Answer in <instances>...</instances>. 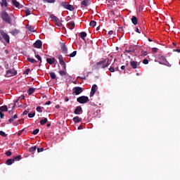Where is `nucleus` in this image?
<instances>
[{"mask_svg": "<svg viewBox=\"0 0 180 180\" xmlns=\"http://www.w3.org/2000/svg\"><path fill=\"white\" fill-rule=\"evenodd\" d=\"M1 19L5 23L12 25V18L9 16V14L6 11H2L1 13Z\"/></svg>", "mask_w": 180, "mask_h": 180, "instance_id": "obj_1", "label": "nucleus"}, {"mask_svg": "<svg viewBox=\"0 0 180 180\" xmlns=\"http://www.w3.org/2000/svg\"><path fill=\"white\" fill-rule=\"evenodd\" d=\"M97 65L98 68H106L110 65V63H109V59H105L98 62Z\"/></svg>", "mask_w": 180, "mask_h": 180, "instance_id": "obj_2", "label": "nucleus"}, {"mask_svg": "<svg viewBox=\"0 0 180 180\" xmlns=\"http://www.w3.org/2000/svg\"><path fill=\"white\" fill-rule=\"evenodd\" d=\"M158 60H160L159 64H161L162 65H167V67H171V64H169V62L167 60V58H165L164 56L159 55Z\"/></svg>", "mask_w": 180, "mask_h": 180, "instance_id": "obj_3", "label": "nucleus"}, {"mask_svg": "<svg viewBox=\"0 0 180 180\" xmlns=\"http://www.w3.org/2000/svg\"><path fill=\"white\" fill-rule=\"evenodd\" d=\"M50 18L53 20V22H55L56 26H58L59 27H61L62 24L60 22V18H58L57 16L54 15V14H51Z\"/></svg>", "mask_w": 180, "mask_h": 180, "instance_id": "obj_4", "label": "nucleus"}, {"mask_svg": "<svg viewBox=\"0 0 180 180\" xmlns=\"http://www.w3.org/2000/svg\"><path fill=\"white\" fill-rule=\"evenodd\" d=\"M77 101L79 103H86L87 102H89V98H88V96H82L79 98H77Z\"/></svg>", "mask_w": 180, "mask_h": 180, "instance_id": "obj_5", "label": "nucleus"}, {"mask_svg": "<svg viewBox=\"0 0 180 180\" xmlns=\"http://www.w3.org/2000/svg\"><path fill=\"white\" fill-rule=\"evenodd\" d=\"M84 92V89L79 86H75L72 89V94L73 95H79Z\"/></svg>", "mask_w": 180, "mask_h": 180, "instance_id": "obj_6", "label": "nucleus"}, {"mask_svg": "<svg viewBox=\"0 0 180 180\" xmlns=\"http://www.w3.org/2000/svg\"><path fill=\"white\" fill-rule=\"evenodd\" d=\"M0 34L3 37V39L6 41V43H9L11 37H9L8 33L5 32L4 30H1Z\"/></svg>", "mask_w": 180, "mask_h": 180, "instance_id": "obj_7", "label": "nucleus"}, {"mask_svg": "<svg viewBox=\"0 0 180 180\" xmlns=\"http://www.w3.org/2000/svg\"><path fill=\"white\" fill-rule=\"evenodd\" d=\"M17 75H18V71H16L15 68L10 69L6 71V75H8V77H13Z\"/></svg>", "mask_w": 180, "mask_h": 180, "instance_id": "obj_8", "label": "nucleus"}, {"mask_svg": "<svg viewBox=\"0 0 180 180\" xmlns=\"http://www.w3.org/2000/svg\"><path fill=\"white\" fill-rule=\"evenodd\" d=\"M58 60L60 65H62L63 70H65H65H67V66L65 65V62L64 61V58H63L62 55L58 56Z\"/></svg>", "mask_w": 180, "mask_h": 180, "instance_id": "obj_9", "label": "nucleus"}, {"mask_svg": "<svg viewBox=\"0 0 180 180\" xmlns=\"http://www.w3.org/2000/svg\"><path fill=\"white\" fill-rule=\"evenodd\" d=\"M129 64H130L131 68H133L134 70L139 68V67H140V63H139L137 61L131 60L129 62Z\"/></svg>", "mask_w": 180, "mask_h": 180, "instance_id": "obj_10", "label": "nucleus"}, {"mask_svg": "<svg viewBox=\"0 0 180 180\" xmlns=\"http://www.w3.org/2000/svg\"><path fill=\"white\" fill-rule=\"evenodd\" d=\"M96 91H98V86L96 84H94L91 86V90L90 92V98H92V96L95 95V94L96 93Z\"/></svg>", "mask_w": 180, "mask_h": 180, "instance_id": "obj_11", "label": "nucleus"}, {"mask_svg": "<svg viewBox=\"0 0 180 180\" xmlns=\"http://www.w3.org/2000/svg\"><path fill=\"white\" fill-rule=\"evenodd\" d=\"M60 49L63 54H68V48H67V46L64 43L61 44Z\"/></svg>", "mask_w": 180, "mask_h": 180, "instance_id": "obj_12", "label": "nucleus"}, {"mask_svg": "<svg viewBox=\"0 0 180 180\" xmlns=\"http://www.w3.org/2000/svg\"><path fill=\"white\" fill-rule=\"evenodd\" d=\"M43 46V43L41 42V40H37L34 44V47L35 49H41V46Z\"/></svg>", "mask_w": 180, "mask_h": 180, "instance_id": "obj_13", "label": "nucleus"}, {"mask_svg": "<svg viewBox=\"0 0 180 180\" xmlns=\"http://www.w3.org/2000/svg\"><path fill=\"white\" fill-rule=\"evenodd\" d=\"M75 115H81L82 113V107L80 105L77 106L74 111Z\"/></svg>", "mask_w": 180, "mask_h": 180, "instance_id": "obj_14", "label": "nucleus"}, {"mask_svg": "<svg viewBox=\"0 0 180 180\" xmlns=\"http://www.w3.org/2000/svg\"><path fill=\"white\" fill-rule=\"evenodd\" d=\"M12 4L15 6V8H23V6L20 5V3H19L16 0H12Z\"/></svg>", "mask_w": 180, "mask_h": 180, "instance_id": "obj_15", "label": "nucleus"}, {"mask_svg": "<svg viewBox=\"0 0 180 180\" xmlns=\"http://www.w3.org/2000/svg\"><path fill=\"white\" fill-rule=\"evenodd\" d=\"M46 62L48 64H50V65H53L56 63V58H46Z\"/></svg>", "mask_w": 180, "mask_h": 180, "instance_id": "obj_16", "label": "nucleus"}, {"mask_svg": "<svg viewBox=\"0 0 180 180\" xmlns=\"http://www.w3.org/2000/svg\"><path fill=\"white\" fill-rule=\"evenodd\" d=\"M68 26L70 30H73V29H75V22H74V21H70L68 23Z\"/></svg>", "mask_w": 180, "mask_h": 180, "instance_id": "obj_17", "label": "nucleus"}, {"mask_svg": "<svg viewBox=\"0 0 180 180\" xmlns=\"http://www.w3.org/2000/svg\"><path fill=\"white\" fill-rule=\"evenodd\" d=\"M72 120L75 123H81V122H82V118H80L79 117L76 116L73 117Z\"/></svg>", "mask_w": 180, "mask_h": 180, "instance_id": "obj_18", "label": "nucleus"}, {"mask_svg": "<svg viewBox=\"0 0 180 180\" xmlns=\"http://www.w3.org/2000/svg\"><path fill=\"white\" fill-rule=\"evenodd\" d=\"M10 33L11 34H12V36H16L19 34V33H20V31L18 29H14L11 32H10Z\"/></svg>", "mask_w": 180, "mask_h": 180, "instance_id": "obj_19", "label": "nucleus"}, {"mask_svg": "<svg viewBox=\"0 0 180 180\" xmlns=\"http://www.w3.org/2000/svg\"><path fill=\"white\" fill-rule=\"evenodd\" d=\"M133 25H134V26H136L138 23V19H137V17L133 15L131 19Z\"/></svg>", "mask_w": 180, "mask_h": 180, "instance_id": "obj_20", "label": "nucleus"}, {"mask_svg": "<svg viewBox=\"0 0 180 180\" xmlns=\"http://www.w3.org/2000/svg\"><path fill=\"white\" fill-rule=\"evenodd\" d=\"M0 112L2 113V112H8V106L7 105H3L0 107Z\"/></svg>", "mask_w": 180, "mask_h": 180, "instance_id": "obj_21", "label": "nucleus"}, {"mask_svg": "<svg viewBox=\"0 0 180 180\" xmlns=\"http://www.w3.org/2000/svg\"><path fill=\"white\" fill-rule=\"evenodd\" d=\"M15 162V160L13 159H8L6 161V165H12Z\"/></svg>", "mask_w": 180, "mask_h": 180, "instance_id": "obj_22", "label": "nucleus"}, {"mask_svg": "<svg viewBox=\"0 0 180 180\" xmlns=\"http://www.w3.org/2000/svg\"><path fill=\"white\" fill-rule=\"evenodd\" d=\"M89 1H91V0H83L82 1V5H83V6H89V5L90 4Z\"/></svg>", "mask_w": 180, "mask_h": 180, "instance_id": "obj_23", "label": "nucleus"}, {"mask_svg": "<svg viewBox=\"0 0 180 180\" xmlns=\"http://www.w3.org/2000/svg\"><path fill=\"white\" fill-rule=\"evenodd\" d=\"M1 6H5V8H8V1L6 0H1Z\"/></svg>", "mask_w": 180, "mask_h": 180, "instance_id": "obj_24", "label": "nucleus"}, {"mask_svg": "<svg viewBox=\"0 0 180 180\" xmlns=\"http://www.w3.org/2000/svg\"><path fill=\"white\" fill-rule=\"evenodd\" d=\"M34 91H36V89L32 88V87L30 88V89H28V91H27L28 95H32V94H34Z\"/></svg>", "mask_w": 180, "mask_h": 180, "instance_id": "obj_25", "label": "nucleus"}, {"mask_svg": "<svg viewBox=\"0 0 180 180\" xmlns=\"http://www.w3.org/2000/svg\"><path fill=\"white\" fill-rule=\"evenodd\" d=\"M79 36H80L81 39H82V40H85V37L86 36V32H82L79 33Z\"/></svg>", "mask_w": 180, "mask_h": 180, "instance_id": "obj_26", "label": "nucleus"}, {"mask_svg": "<svg viewBox=\"0 0 180 180\" xmlns=\"http://www.w3.org/2000/svg\"><path fill=\"white\" fill-rule=\"evenodd\" d=\"M47 122H48L47 118H44L43 120H40L39 123L41 126H44V124H46Z\"/></svg>", "mask_w": 180, "mask_h": 180, "instance_id": "obj_27", "label": "nucleus"}, {"mask_svg": "<svg viewBox=\"0 0 180 180\" xmlns=\"http://www.w3.org/2000/svg\"><path fill=\"white\" fill-rule=\"evenodd\" d=\"M27 61H29V63H31L32 64H33L34 63H37V60H36V59H34L32 58H27Z\"/></svg>", "mask_w": 180, "mask_h": 180, "instance_id": "obj_28", "label": "nucleus"}, {"mask_svg": "<svg viewBox=\"0 0 180 180\" xmlns=\"http://www.w3.org/2000/svg\"><path fill=\"white\" fill-rule=\"evenodd\" d=\"M13 160H14V162L15 161H20V160H22V155H19L18 156H15L13 158Z\"/></svg>", "mask_w": 180, "mask_h": 180, "instance_id": "obj_29", "label": "nucleus"}, {"mask_svg": "<svg viewBox=\"0 0 180 180\" xmlns=\"http://www.w3.org/2000/svg\"><path fill=\"white\" fill-rule=\"evenodd\" d=\"M110 72H115L116 69H115V65H111L110 68H109Z\"/></svg>", "mask_w": 180, "mask_h": 180, "instance_id": "obj_30", "label": "nucleus"}, {"mask_svg": "<svg viewBox=\"0 0 180 180\" xmlns=\"http://www.w3.org/2000/svg\"><path fill=\"white\" fill-rule=\"evenodd\" d=\"M89 26H91V27H95V26H96V22L91 20L89 23Z\"/></svg>", "mask_w": 180, "mask_h": 180, "instance_id": "obj_31", "label": "nucleus"}, {"mask_svg": "<svg viewBox=\"0 0 180 180\" xmlns=\"http://www.w3.org/2000/svg\"><path fill=\"white\" fill-rule=\"evenodd\" d=\"M59 74L62 77H64V76L67 75V71H65V70H60L59 71Z\"/></svg>", "mask_w": 180, "mask_h": 180, "instance_id": "obj_32", "label": "nucleus"}, {"mask_svg": "<svg viewBox=\"0 0 180 180\" xmlns=\"http://www.w3.org/2000/svg\"><path fill=\"white\" fill-rule=\"evenodd\" d=\"M66 9H68V11H74V9H75V8H74V6L68 4Z\"/></svg>", "mask_w": 180, "mask_h": 180, "instance_id": "obj_33", "label": "nucleus"}, {"mask_svg": "<svg viewBox=\"0 0 180 180\" xmlns=\"http://www.w3.org/2000/svg\"><path fill=\"white\" fill-rule=\"evenodd\" d=\"M37 149V146L31 147L29 148L30 153H34Z\"/></svg>", "mask_w": 180, "mask_h": 180, "instance_id": "obj_34", "label": "nucleus"}, {"mask_svg": "<svg viewBox=\"0 0 180 180\" xmlns=\"http://www.w3.org/2000/svg\"><path fill=\"white\" fill-rule=\"evenodd\" d=\"M50 77L51 78V79H56V73L51 72H49Z\"/></svg>", "mask_w": 180, "mask_h": 180, "instance_id": "obj_35", "label": "nucleus"}, {"mask_svg": "<svg viewBox=\"0 0 180 180\" xmlns=\"http://www.w3.org/2000/svg\"><path fill=\"white\" fill-rule=\"evenodd\" d=\"M27 30H29L30 32H34V27H33V26L32 25H28L27 27Z\"/></svg>", "mask_w": 180, "mask_h": 180, "instance_id": "obj_36", "label": "nucleus"}, {"mask_svg": "<svg viewBox=\"0 0 180 180\" xmlns=\"http://www.w3.org/2000/svg\"><path fill=\"white\" fill-rule=\"evenodd\" d=\"M35 57L37 58L38 61H40V63L41 64V57L40 55H36V51H34Z\"/></svg>", "mask_w": 180, "mask_h": 180, "instance_id": "obj_37", "label": "nucleus"}, {"mask_svg": "<svg viewBox=\"0 0 180 180\" xmlns=\"http://www.w3.org/2000/svg\"><path fill=\"white\" fill-rule=\"evenodd\" d=\"M35 115H36V112H30L29 114H28V117H34V116H35Z\"/></svg>", "mask_w": 180, "mask_h": 180, "instance_id": "obj_38", "label": "nucleus"}, {"mask_svg": "<svg viewBox=\"0 0 180 180\" xmlns=\"http://www.w3.org/2000/svg\"><path fill=\"white\" fill-rule=\"evenodd\" d=\"M68 4H67V2H62L61 3V6L63 7V8H65L67 9V8L68 7Z\"/></svg>", "mask_w": 180, "mask_h": 180, "instance_id": "obj_39", "label": "nucleus"}, {"mask_svg": "<svg viewBox=\"0 0 180 180\" xmlns=\"http://www.w3.org/2000/svg\"><path fill=\"white\" fill-rule=\"evenodd\" d=\"M147 54H148V52H147V51H142L141 52V57H146V56H147Z\"/></svg>", "mask_w": 180, "mask_h": 180, "instance_id": "obj_40", "label": "nucleus"}, {"mask_svg": "<svg viewBox=\"0 0 180 180\" xmlns=\"http://www.w3.org/2000/svg\"><path fill=\"white\" fill-rule=\"evenodd\" d=\"M39 131H40V129H36L35 130H34V131H32V134H33L34 136H36V134H39Z\"/></svg>", "mask_w": 180, "mask_h": 180, "instance_id": "obj_41", "label": "nucleus"}, {"mask_svg": "<svg viewBox=\"0 0 180 180\" xmlns=\"http://www.w3.org/2000/svg\"><path fill=\"white\" fill-rule=\"evenodd\" d=\"M77 56V51H74L72 53L69 55V57H75Z\"/></svg>", "mask_w": 180, "mask_h": 180, "instance_id": "obj_42", "label": "nucleus"}, {"mask_svg": "<svg viewBox=\"0 0 180 180\" xmlns=\"http://www.w3.org/2000/svg\"><path fill=\"white\" fill-rule=\"evenodd\" d=\"M112 65L115 66V71H119V66L117 65V63H113Z\"/></svg>", "mask_w": 180, "mask_h": 180, "instance_id": "obj_43", "label": "nucleus"}, {"mask_svg": "<svg viewBox=\"0 0 180 180\" xmlns=\"http://www.w3.org/2000/svg\"><path fill=\"white\" fill-rule=\"evenodd\" d=\"M44 2H47V4H54L56 0H44Z\"/></svg>", "mask_w": 180, "mask_h": 180, "instance_id": "obj_44", "label": "nucleus"}, {"mask_svg": "<svg viewBox=\"0 0 180 180\" xmlns=\"http://www.w3.org/2000/svg\"><path fill=\"white\" fill-rule=\"evenodd\" d=\"M0 136H1V137H6L8 136V134H6L3 131H0Z\"/></svg>", "mask_w": 180, "mask_h": 180, "instance_id": "obj_45", "label": "nucleus"}, {"mask_svg": "<svg viewBox=\"0 0 180 180\" xmlns=\"http://www.w3.org/2000/svg\"><path fill=\"white\" fill-rule=\"evenodd\" d=\"M29 72H30V69L27 68L25 71L23 72V74H25V75H29Z\"/></svg>", "mask_w": 180, "mask_h": 180, "instance_id": "obj_46", "label": "nucleus"}, {"mask_svg": "<svg viewBox=\"0 0 180 180\" xmlns=\"http://www.w3.org/2000/svg\"><path fill=\"white\" fill-rule=\"evenodd\" d=\"M126 53H134V49L125 50L124 54H126Z\"/></svg>", "mask_w": 180, "mask_h": 180, "instance_id": "obj_47", "label": "nucleus"}, {"mask_svg": "<svg viewBox=\"0 0 180 180\" xmlns=\"http://www.w3.org/2000/svg\"><path fill=\"white\" fill-rule=\"evenodd\" d=\"M4 67H5L6 70H8L9 64L8 63V62H6V61L4 62Z\"/></svg>", "mask_w": 180, "mask_h": 180, "instance_id": "obj_48", "label": "nucleus"}, {"mask_svg": "<svg viewBox=\"0 0 180 180\" xmlns=\"http://www.w3.org/2000/svg\"><path fill=\"white\" fill-rule=\"evenodd\" d=\"M44 151V148H38L37 153H43Z\"/></svg>", "mask_w": 180, "mask_h": 180, "instance_id": "obj_49", "label": "nucleus"}, {"mask_svg": "<svg viewBox=\"0 0 180 180\" xmlns=\"http://www.w3.org/2000/svg\"><path fill=\"white\" fill-rule=\"evenodd\" d=\"M5 154L6 155H7V157H11V155H12V152L8 150L7 152L5 153Z\"/></svg>", "mask_w": 180, "mask_h": 180, "instance_id": "obj_50", "label": "nucleus"}, {"mask_svg": "<svg viewBox=\"0 0 180 180\" xmlns=\"http://www.w3.org/2000/svg\"><path fill=\"white\" fill-rule=\"evenodd\" d=\"M31 11L30 10L27 9L25 11V14H26V16H29V15H31Z\"/></svg>", "mask_w": 180, "mask_h": 180, "instance_id": "obj_51", "label": "nucleus"}, {"mask_svg": "<svg viewBox=\"0 0 180 180\" xmlns=\"http://www.w3.org/2000/svg\"><path fill=\"white\" fill-rule=\"evenodd\" d=\"M37 111L39 112V113H41V112H43L41 110V107L40 106L37 107Z\"/></svg>", "mask_w": 180, "mask_h": 180, "instance_id": "obj_52", "label": "nucleus"}, {"mask_svg": "<svg viewBox=\"0 0 180 180\" xmlns=\"http://www.w3.org/2000/svg\"><path fill=\"white\" fill-rule=\"evenodd\" d=\"M15 106H16V104H13L11 110L8 111L9 113H13V109H15Z\"/></svg>", "mask_w": 180, "mask_h": 180, "instance_id": "obj_53", "label": "nucleus"}, {"mask_svg": "<svg viewBox=\"0 0 180 180\" xmlns=\"http://www.w3.org/2000/svg\"><path fill=\"white\" fill-rule=\"evenodd\" d=\"M158 51V48H153L152 49V52L153 53H157Z\"/></svg>", "mask_w": 180, "mask_h": 180, "instance_id": "obj_54", "label": "nucleus"}, {"mask_svg": "<svg viewBox=\"0 0 180 180\" xmlns=\"http://www.w3.org/2000/svg\"><path fill=\"white\" fill-rule=\"evenodd\" d=\"M143 64H145V65L148 64V59H143Z\"/></svg>", "mask_w": 180, "mask_h": 180, "instance_id": "obj_55", "label": "nucleus"}, {"mask_svg": "<svg viewBox=\"0 0 180 180\" xmlns=\"http://www.w3.org/2000/svg\"><path fill=\"white\" fill-rule=\"evenodd\" d=\"M28 113H29V111L25 110V111L22 112V115H23V116H26V115H27Z\"/></svg>", "mask_w": 180, "mask_h": 180, "instance_id": "obj_56", "label": "nucleus"}, {"mask_svg": "<svg viewBox=\"0 0 180 180\" xmlns=\"http://www.w3.org/2000/svg\"><path fill=\"white\" fill-rule=\"evenodd\" d=\"M110 14L111 15V16H115V15H116V13H115V11H112L110 12Z\"/></svg>", "mask_w": 180, "mask_h": 180, "instance_id": "obj_57", "label": "nucleus"}, {"mask_svg": "<svg viewBox=\"0 0 180 180\" xmlns=\"http://www.w3.org/2000/svg\"><path fill=\"white\" fill-rule=\"evenodd\" d=\"M0 117L1 119H4V117H5V115H4L3 112H0Z\"/></svg>", "mask_w": 180, "mask_h": 180, "instance_id": "obj_58", "label": "nucleus"}, {"mask_svg": "<svg viewBox=\"0 0 180 180\" xmlns=\"http://www.w3.org/2000/svg\"><path fill=\"white\" fill-rule=\"evenodd\" d=\"M108 34H109L110 36H112V34H113V30L109 31V32H108Z\"/></svg>", "mask_w": 180, "mask_h": 180, "instance_id": "obj_59", "label": "nucleus"}, {"mask_svg": "<svg viewBox=\"0 0 180 180\" xmlns=\"http://www.w3.org/2000/svg\"><path fill=\"white\" fill-rule=\"evenodd\" d=\"M13 120H15V119H18V115H15L12 117Z\"/></svg>", "mask_w": 180, "mask_h": 180, "instance_id": "obj_60", "label": "nucleus"}, {"mask_svg": "<svg viewBox=\"0 0 180 180\" xmlns=\"http://www.w3.org/2000/svg\"><path fill=\"white\" fill-rule=\"evenodd\" d=\"M13 117H11V118H10L9 120H8V122H9V123H12V122H13Z\"/></svg>", "mask_w": 180, "mask_h": 180, "instance_id": "obj_61", "label": "nucleus"}, {"mask_svg": "<svg viewBox=\"0 0 180 180\" xmlns=\"http://www.w3.org/2000/svg\"><path fill=\"white\" fill-rule=\"evenodd\" d=\"M83 127H84L82 125L79 126L78 127V130H82Z\"/></svg>", "mask_w": 180, "mask_h": 180, "instance_id": "obj_62", "label": "nucleus"}, {"mask_svg": "<svg viewBox=\"0 0 180 180\" xmlns=\"http://www.w3.org/2000/svg\"><path fill=\"white\" fill-rule=\"evenodd\" d=\"M68 101H70V98H68V97L66 96V97L65 98V101L68 102Z\"/></svg>", "mask_w": 180, "mask_h": 180, "instance_id": "obj_63", "label": "nucleus"}, {"mask_svg": "<svg viewBox=\"0 0 180 180\" xmlns=\"http://www.w3.org/2000/svg\"><path fill=\"white\" fill-rule=\"evenodd\" d=\"M51 103V101H47L45 105H50Z\"/></svg>", "mask_w": 180, "mask_h": 180, "instance_id": "obj_64", "label": "nucleus"}]
</instances>
